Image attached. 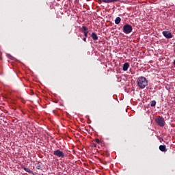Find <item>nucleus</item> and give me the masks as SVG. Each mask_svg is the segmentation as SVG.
Instances as JSON below:
<instances>
[{"mask_svg":"<svg viewBox=\"0 0 175 175\" xmlns=\"http://www.w3.org/2000/svg\"><path fill=\"white\" fill-rule=\"evenodd\" d=\"M155 122L159 126L163 127L165 126V119L163 117L157 116L155 119Z\"/></svg>","mask_w":175,"mask_h":175,"instance_id":"3","label":"nucleus"},{"mask_svg":"<svg viewBox=\"0 0 175 175\" xmlns=\"http://www.w3.org/2000/svg\"><path fill=\"white\" fill-rule=\"evenodd\" d=\"M162 35L164 38H166V39H172V38H173V34H172V32L169 31H162Z\"/></svg>","mask_w":175,"mask_h":175,"instance_id":"5","label":"nucleus"},{"mask_svg":"<svg viewBox=\"0 0 175 175\" xmlns=\"http://www.w3.org/2000/svg\"><path fill=\"white\" fill-rule=\"evenodd\" d=\"M92 38L93 39V40H98V35H96V33H92Z\"/></svg>","mask_w":175,"mask_h":175,"instance_id":"10","label":"nucleus"},{"mask_svg":"<svg viewBox=\"0 0 175 175\" xmlns=\"http://www.w3.org/2000/svg\"><path fill=\"white\" fill-rule=\"evenodd\" d=\"M121 23V18L120 17H117L115 20V24H120Z\"/></svg>","mask_w":175,"mask_h":175,"instance_id":"11","label":"nucleus"},{"mask_svg":"<svg viewBox=\"0 0 175 175\" xmlns=\"http://www.w3.org/2000/svg\"><path fill=\"white\" fill-rule=\"evenodd\" d=\"M133 31V27H132V25L126 24L123 27V32L126 33V35H128V33H131Z\"/></svg>","mask_w":175,"mask_h":175,"instance_id":"2","label":"nucleus"},{"mask_svg":"<svg viewBox=\"0 0 175 175\" xmlns=\"http://www.w3.org/2000/svg\"><path fill=\"white\" fill-rule=\"evenodd\" d=\"M7 57H8V58H10V59H12V58H13V56H12V55H10V54H8Z\"/></svg>","mask_w":175,"mask_h":175,"instance_id":"15","label":"nucleus"},{"mask_svg":"<svg viewBox=\"0 0 175 175\" xmlns=\"http://www.w3.org/2000/svg\"><path fill=\"white\" fill-rule=\"evenodd\" d=\"M155 105H157V101H155V100H152V101L150 102V106H151V107H154L155 106Z\"/></svg>","mask_w":175,"mask_h":175,"instance_id":"13","label":"nucleus"},{"mask_svg":"<svg viewBox=\"0 0 175 175\" xmlns=\"http://www.w3.org/2000/svg\"><path fill=\"white\" fill-rule=\"evenodd\" d=\"M83 42H87V37L83 38Z\"/></svg>","mask_w":175,"mask_h":175,"instance_id":"16","label":"nucleus"},{"mask_svg":"<svg viewBox=\"0 0 175 175\" xmlns=\"http://www.w3.org/2000/svg\"><path fill=\"white\" fill-rule=\"evenodd\" d=\"M129 69V63L126 62L123 64V70L124 72H126Z\"/></svg>","mask_w":175,"mask_h":175,"instance_id":"8","label":"nucleus"},{"mask_svg":"<svg viewBox=\"0 0 175 175\" xmlns=\"http://www.w3.org/2000/svg\"><path fill=\"white\" fill-rule=\"evenodd\" d=\"M137 84L141 90H144L148 85V81L144 77H139L137 80Z\"/></svg>","mask_w":175,"mask_h":175,"instance_id":"1","label":"nucleus"},{"mask_svg":"<svg viewBox=\"0 0 175 175\" xmlns=\"http://www.w3.org/2000/svg\"><path fill=\"white\" fill-rule=\"evenodd\" d=\"M82 29H83V33L84 36L85 38H87V36H88V27H87L85 26H83Z\"/></svg>","mask_w":175,"mask_h":175,"instance_id":"6","label":"nucleus"},{"mask_svg":"<svg viewBox=\"0 0 175 175\" xmlns=\"http://www.w3.org/2000/svg\"><path fill=\"white\" fill-rule=\"evenodd\" d=\"M23 169L25 170V172H27V173H32V171L29 170V168L23 167Z\"/></svg>","mask_w":175,"mask_h":175,"instance_id":"12","label":"nucleus"},{"mask_svg":"<svg viewBox=\"0 0 175 175\" xmlns=\"http://www.w3.org/2000/svg\"><path fill=\"white\" fill-rule=\"evenodd\" d=\"M53 155H55V157H58V158H64L65 154H64V152L61 151L59 149H57L53 152Z\"/></svg>","mask_w":175,"mask_h":175,"instance_id":"4","label":"nucleus"},{"mask_svg":"<svg viewBox=\"0 0 175 175\" xmlns=\"http://www.w3.org/2000/svg\"><path fill=\"white\" fill-rule=\"evenodd\" d=\"M94 142L97 144H99L100 143V140L99 139H95Z\"/></svg>","mask_w":175,"mask_h":175,"instance_id":"14","label":"nucleus"},{"mask_svg":"<svg viewBox=\"0 0 175 175\" xmlns=\"http://www.w3.org/2000/svg\"><path fill=\"white\" fill-rule=\"evenodd\" d=\"M159 148L162 152H166V151H167V150L166 149V146L165 145H160Z\"/></svg>","mask_w":175,"mask_h":175,"instance_id":"7","label":"nucleus"},{"mask_svg":"<svg viewBox=\"0 0 175 175\" xmlns=\"http://www.w3.org/2000/svg\"><path fill=\"white\" fill-rule=\"evenodd\" d=\"M121 0H104V3H114L115 2H120Z\"/></svg>","mask_w":175,"mask_h":175,"instance_id":"9","label":"nucleus"}]
</instances>
